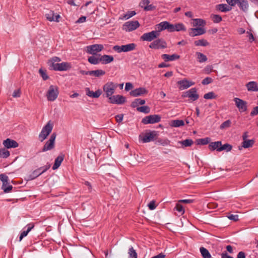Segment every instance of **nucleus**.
Returning <instances> with one entry per match:
<instances>
[{"label":"nucleus","instance_id":"1","mask_svg":"<svg viewBox=\"0 0 258 258\" xmlns=\"http://www.w3.org/2000/svg\"><path fill=\"white\" fill-rule=\"evenodd\" d=\"M117 85L114 84L112 82H108L103 85V89L104 92V97L107 98L108 99L114 93Z\"/></svg>","mask_w":258,"mask_h":258},{"label":"nucleus","instance_id":"2","mask_svg":"<svg viewBox=\"0 0 258 258\" xmlns=\"http://www.w3.org/2000/svg\"><path fill=\"white\" fill-rule=\"evenodd\" d=\"M53 129V124L49 121L47 124L42 128L39 135V139L42 142L45 140L50 134Z\"/></svg>","mask_w":258,"mask_h":258},{"label":"nucleus","instance_id":"3","mask_svg":"<svg viewBox=\"0 0 258 258\" xmlns=\"http://www.w3.org/2000/svg\"><path fill=\"white\" fill-rule=\"evenodd\" d=\"M58 94V87L55 86L50 85L46 94L47 100L49 101H54L57 98Z\"/></svg>","mask_w":258,"mask_h":258},{"label":"nucleus","instance_id":"4","mask_svg":"<svg viewBox=\"0 0 258 258\" xmlns=\"http://www.w3.org/2000/svg\"><path fill=\"white\" fill-rule=\"evenodd\" d=\"M151 48L155 49H165L167 47L166 42L162 38L153 41L149 45Z\"/></svg>","mask_w":258,"mask_h":258},{"label":"nucleus","instance_id":"5","mask_svg":"<svg viewBox=\"0 0 258 258\" xmlns=\"http://www.w3.org/2000/svg\"><path fill=\"white\" fill-rule=\"evenodd\" d=\"M56 137V135L55 133H53L51 135L49 140H48L44 145L42 149V152H46L47 151L51 150L54 148Z\"/></svg>","mask_w":258,"mask_h":258},{"label":"nucleus","instance_id":"6","mask_svg":"<svg viewBox=\"0 0 258 258\" xmlns=\"http://www.w3.org/2000/svg\"><path fill=\"white\" fill-rule=\"evenodd\" d=\"M140 26L138 21H132L125 22L122 26V29L126 32H130L137 29Z\"/></svg>","mask_w":258,"mask_h":258},{"label":"nucleus","instance_id":"7","mask_svg":"<svg viewBox=\"0 0 258 258\" xmlns=\"http://www.w3.org/2000/svg\"><path fill=\"white\" fill-rule=\"evenodd\" d=\"M103 49L104 46L102 44H95L87 46L86 47V52L89 54L95 55L102 51Z\"/></svg>","mask_w":258,"mask_h":258},{"label":"nucleus","instance_id":"8","mask_svg":"<svg viewBox=\"0 0 258 258\" xmlns=\"http://www.w3.org/2000/svg\"><path fill=\"white\" fill-rule=\"evenodd\" d=\"M50 164H48L44 166L41 167L37 169L36 170H35L29 175V179L32 180V179L36 178V177H37L38 176H39V175H40L41 174H42V173L45 172V171H46L48 169H49L50 168Z\"/></svg>","mask_w":258,"mask_h":258},{"label":"nucleus","instance_id":"9","mask_svg":"<svg viewBox=\"0 0 258 258\" xmlns=\"http://www.w3.org/2000/svg\"><path fill=\"white\" fill-rule=\"evenodd\" d=\"M51 67L49 68L50 70L58 71H67L71 68L70 63L66 62L56 64L52 63Z\"/></svg>","mask_w":258,"mask_h":258},{"label":"nucleus","instance_id":"10","mask_svg":"<svg viewBox=\"0 0 258 258\" xmlns=\"http://www.w3.org/2000/svg\"><path fill=\"white\" fill-rule=\"evenodd\" d=\"M172 24L169 23L167 21H163L155 26V29L160 34V32L163 30H167L168 32H171V28Z\"/></svg>","mask_w":258,"mask_h":258},{"label":"nucleus","instance_id":"11","mask_svg":"<svg viewBox=\"0 0 258 258\" xmlns=\"http://www.w3.org/2000/svg\"><path fill=\"white\" fill-rule=\"evenodd\" d=\"M183 97L190 98L192 101L198 100L199 95L197 93V90L196 88H192L184 93Z\"/></svg>","mask_w":258,"mask_h":258},{"label":"nucleus","instance_id":"12","mask_svg":"<svg viewBox=\"0 0 258 258\" xmlns=\"http://www.w3.org/2000/svg\"><path fill=\"white\" fill-rule=\"evenodd\" d=\"M125 102V98L122 95H113L109 98V102L112 104H122Z\"/></svg>","mask_w":258,"mask_h":258},{"label":"nucleus","instance_id":"13","mask_svg":"<svg viewBox=\"0 0 258 258\" xmlns=\"http://www.w3.org/2000/svg\"><path fill=\"white\" fill-rule=\"evenodd\" d=\"M234 101L240 112H244L247 110V103L246 101L238 98H234Z\"/></svg>","mask_w":258,"mask_h":258},{"label":"nucleus","instance_id":"14","mask_svg":"<svg viewBox=\"0 0 258 258\" xmlns=\"http://www.w3.org/2000/svg\"><path fill=\"white\" fill-rule=\"evenodd\" d=\"M161 117L158 114L146 116V124H153L160 121Z\"/></svg>","mask_w":258,"mask_h":258},{"label":"nucleus","instance_id":"15","mask_svg":"<svg viewBox=\"0 0 258 258\" xmlns=\"http://www.w3.org/2000/svg\"><path fill=\"white\" fill-rule=\"evenodd\" d=\"M46 17L48 20L50 22L55 21L58 22L59 19L60 18L59 15L55 14L54 11H49L45 14Z\"/></svg>","mask_w":258,"mask_h":258},{"label":"nucleus","instance_id":"16","mask_svg":"<svg viewBox=\"0 0 258 258\" xmlns=\"http://www.w3.org/2000/svg\"><path fill=\"white\" fill-rule=\"evenodd\" d=\"M189 35L191 37L201 35L206 33V31L203 28H190L188 30Z\"/></svg>","mask_w":258,"mask_h":258},{"label":"nucleus","instance_id":"17","mask_svg":"<svg viewBox=\"0 0 258 258\" xmlns=\"http://www.w3.org/2000/svg\"><path fill=\"white\" fill-rule=\"evenodd\" d=\"M177 84L179 85V88L180 90H184L189 88L195 84L194 82H190L186 79H183L177 82Z\"/></svg>","mask_w":258,"mask_h":258},{"label":"nucleus","instance_id":"18","mask_svg":"<svg viewBox=\"0 0 258 258\" xmlns=\"http://www.w3.org/2000/svg\"><path fill=\"white\" fill-rule=\"evenodd\" d=\"M3 145L6 148L8 149L11 148H17L19 146L18 143L16 141L10 139H7L6 140H4L3 141Z\"/></svg>","mask_w":258,"mask_h":258},{"label":"nucleus","instance_id":"19","mask_svg":"<svg viewBox=\"0 0 258 258\" xmlns=\"http://www.w3.org/2000/svg\"><path fill=\"white\" fill-rule=\"evenodd\" d=\"M86 93L89 97L97 98L101 95L102 91L100 89H98L95 92H93V91H91L89 88H87L86 89Z\"/></svg>","mask_w":258,"mask_h":258},{"label":"nucleus","instance_id":"20","mask_svg":"<svg viewBox=\"0 0 258 258\" xmlns=\"http://www.w3.org/2000/svg\"><path fill=\"white\" fill-rule=\"evenodd\" d=\"M161 57L165 61H169L178 59L180 58V56L177 54H173L172 55L163 54L161 55Z\"/></svg>","mask_w":258,"mask_h":258},{"label":"nucleus","instance_id":"21","mask_svg":"<svg viewBox=\"0 0 258 258\" xmlns=\"http://www.w3.org/2000/svg\"><path fill=\"white\" fill-rule=\"evenodd\" d=\"M237 4L240 9L242 11L246 12L248 11L249 5L247 0H238Z\"/></svg>","mask_w":258,"mask_h":258},{"label":"nucleus","instance_id":"22","mask_svg":"<svg viewBox=\"0 0 258 258\" xmlns=\"http://www.w3.org/2000/svg\"><path fill=\"white\" fill-rule=\"evenodd\" d=\"M159 36L160 33H159L156 30L149 33H146V41H151Z\"/></svg>","mask_w":258,"mask_h":258},{"label":"nucleus","instance_id":"23","mask_svg":"<svg viewBox=\"0 0 258 258\" xmlns=\"http://www.w3.org/2000/svg\"><path fill=\"white\" fill-rule=\"evenodd\" d=\"M246 87L248 91H258V86L256 82L251 81L246 84Z\"/></svg>","mask_w":258,"mask_h":258},{"label":"nucleus","instance_id":"24","mask_svg":"<svg viewBox=\"0 0 258 258\" xmlns=\"http://www.w3.org/2000/svg\"><path fill=\"white\" fill-rule=\"evenodd\" d=\"M100 60L103 64H107L113 61L114 58L112 55L105 54L100 56Z\"/></svg>","mask_w":258,"mask_h":258},{"label":"nucleus","instance_id":"25","mask_svg":"<svg viewBox=\"0 0 258 258\" xmlns=\"http://www.w3.org/2000/svg\"><path fill=\"white\" fill-rule=\"evenodd\" d=\"M64 159V155H59L55 159L54 161V164L52 166V169L53 170H55L57 169L61 165V163L63 161Z\"/></svg>","mask_w":258,"mask_h":258},{"label":"nucleus","instance_id":"26","mask_svg":"<svg viewBox=\"0 0 258 258\" xmlns=\"http://www.w3.org/2000/svg\"><path fill=\"white\" fill-rule=\"evenodd\" d=\"M221 144V141H217L214 142H211L209 145V148L211 151L216 150L219 152V148H220Z\"/></svg>","mask_w":258,"mask_h":258},{"label":"nucleus","instance_id":"27","mask_svg":"<svg viewBox=\"0 0 258 258\" xmlns=\"http://www.w3.org/2000/svg\"><path fill=\"white\" fill-rule=\"evenodd\" d=\"M145 93V88H139L134 90H132L130 92V95L134 97H137Z\"/></svg>","mask_w":258,"mask_h":258},{"label":"nucleus","instance_id":"28","mask_svg":"<svg viewBox=\"0 0 258 258\" xmlns=\"http://www.w3.org/2000/svg\"><path fill=\"white\" fill-rule=\"evenodd\" d=\"M158 133L156 131H152L146 133V143L154 141L157 136Z\"/></svg>","mask_w":258,"mask_h":258},{"label":"nucleus","instance_id":"29","mask_svg":"<svg viewBox=\"0 0 258 258\" xmlns=\"http://www.w3.org/2000/svg\"><path fill=\"white\" fill-rule=\"evenodd\" d=\"M185 28L183 24L178 23L175 25L172 24V27L171 28V32L174 31H185Z\"/></svg>","mask_w":258,"mask_h":258},{"label":"nucleus","instance_id":"30","mask_svg":"<svg viewBox=\"0 0 258 258\" xmlns=\"http://www.w3.org/2000/svg\"><path fill=\"white\" fill-rule=\"evenodd\" d=\"M216 9L222 12H227L230 11L231 8L226 4H219L216 6Z\"/></svg>","mask_w":258,"mask_h":258},{"label":"nucleus","instance_id":"31","mask_svg":"<svg viewBox=\"0 0 258 258\" xmlns=\"http://www.w3.org/2000/svg\"><path fill=\"white\" fill-rule=\"evenodd\" d=\"M27 229L25 231H23L21 233L19 237V240L21 241L24 237H25L27 235L28 233L34 227V225L33 224H29L27 225Z\"/></svg>","mask_w":258,"mask_h":258},{"label":"nucleus","instance_id":"32","mask_svg":"<svg viewBox=\"0 0 258 258\" xmlns=\"http://www.w3.org/2000/svg\"><path fill=\"white\" fill-rule=\"evenodd\" d=\"M145 103V100L140 98L136 99L133 102H132L131 106L133 108H138L141 105H143Z\"/></svg>","mask_w":258,"mask_h":258},{"label":"nucleus","instance_id":"33","mask_svg":"<svg viewBox=\"0 0 258 258\" xmlns=\"http://www.w3.org/2000/svg\"><path fill=\"white\" fill-rule=\"evenodd\" d=\"M170 124L172 127H180L184 125V122L182 120L175 119L171 121Z\"/></svg>","mask_w":258,"mask_h":258},{"label":"nucleus","instance_id":"34","mask_svg":"<svg viewBox=\"0 0 258 258\" xmlns=\"http://www.w3.org/2000/svg\"><path fill=\"white\" fill-rule=\"evenodd\" d=\"M200 251L203 258H211V254L206 248L201 247Z\"/></svg>","mask_w":258,"mask_h":258},{"label":"nucleus","instance_id":"35","mask_svg":"<svg viewBox=\"0 0 258 258\" xmlns=\"http://www.w3.org/2000/svg\"><path fill=\"white\" fill-rule=\"evenodd\" d=\"M105 74V72L102 70H97L91 71L90 76H93L96 77H99Z\"/></svg>","mask_w":258,"mask_h":258},{"label":"nucleus","instance_id":"36","mask_svg":"<svg viewBox=\"0 0 258 258\" xmlns=\"http://www.w3.org/2000/svg\"><path fill=\"white\" fill-rule=\"evenodd\" d=\"M196 55L199 62H204L207 60V56L203 53L200 52H197Z\"/></svg>","mask_w":258,"mask_h":258},{"label":"nucleus","instance_id":"37","mask_svg":"<svg viewBox=\"0 0 258 258\" xmlns=\"http://www.w3.org/2000/svg\"><path fill=\"white\" fill-rule=\"evenodd\" d=\"M194 44L196 46H207L209 45V43L205 39H202L195 41Z\"/></svg>","mask_w":258,"mask_h":258},{"label":"nucleus","instance_id":"38","mask_svg":"<svg viewBox=\"0 0 258 258\" xmlns=\"http://www.w3.org/2000/svg\"><path fill=\"white\" fill-rule=\"evenodd\" d=\"M9 181L7 182V183H3V185L2 186V189L4 190V192L8 193L10 192L13 188V186L12 185H10L9 183Z\"/></svg>","mask_w":258,"mask_h":258},{"label":"nucleus","instance_id":"39","mask_svg":"<svg viewBox=\"0 0 258 258\" xmlns=\"http://www.w3.org/2000/svg\"><path fill=\"white\" fill-rule=\"evenodd\" d=\"M232 149V146L229 144H225L224 145L221 144L220 148H219V152L225 151L226 152L230 151Z\"/></svg>","mask_w":258,"mask_h":258},{"label":"nucleus","instance_id":"40","mask_svg":"<svg viewBox=\"0 0 258 258\" xmlns=\"http://www.w3.org/2000/svg\"><path fill=\"white\" fill-rule=\"evenodd\" d=\"M254 143V141L253 140H246L243 141L242 142V147L244 148H248L251 147Z\"/></svg>","mask_w":258,"mask_h":258},{"label":"nucleus","instance_id":"41","mask_svg":"<svg viewBox=\"0 0 258 258\" xmlns=\"http://www.w3.org/2000/svg\"><path fill=\"white\" fill-rule=\"evenodd\" d=\"M123 47L124 52H128L134 50L136 47V44L135 43H130L123 45Z\"/></svg>","mask_w":258,"mask_h":258},{"label":"nucleus","instance_id":"42","mask_svg":"<svg viewBox=\"0 0 258 258\" xmlns=\"http://www.w3.org/2000/svg\"><path fill=\"white\" fill-rule=\"evenodd\" d=\"M88 60L90 63L93 64H97L100 62V58H97L94 55L89 57Z\"/></svg>","mask_w":258,"mask_h":258},{"label":"nucleus","instance_id":"43","mask_svg":"<svg viewBox=\"0 0 258 258\" xmlns=\"http://www.w3.org/2000/svg\"><path fill=\"white\" fill-rule=\"evenodd\" d=\"M10 156L9 151L5 149H0V157L3 158H6Z\"/></svg>","mask_w":258,"mask_h":258},{"label":"nucleus","instance_id":"44","mask_svg":"<svg viewBox=\"0 0 258 258\" xmlns=\"http://www.w3.org/2000/svg\"><path fill=\"white\" fill-rule=\"evenodd\" d=\"M179 143L181 144L184 147H190L193 144V141L191 139H186L185 140H183L179 142Z\"/></svg>","mask_w":258,"mask_h":258},{"label":"nucleus","instance_id":"45","mask_svg":"<svg viewBox=\"0 0 258 258\" xmlns=\"http://www.w3.org/2000/svg\"><path fill=\"white\" fill-rule=\"evenodd\" d=\"M193 26H202L205 24L204 21L201 19H194Z\"/></svg>","mask_w":258,"mask_h":258},{"label":"nucleus","instance_id":"46","mask_svg":"<svg viewBox=\"0 0 258 258\" xmlns=\"http://www.w3.org/2000/svg\"><path fill=\"white\" fill-rule=\"evenodd\" d=\"M210 139L209 138H205L203 139H200L197 140L198 145H205L208 144L210 142Z\"/></svg>","mask_w":258,"mask_h":258},{"label":"nucleus","instance_id":"47","mask_svg":"<svg viewBox=\"0 0 258 258\" xmlns=\"http://www.w3.org/2000/svg\"><path fill=\"white\" fill-rule=\"evenodd\" d=\"M217 97V95H215L213 92H210L208 93L205 94L204 95V98L206 99H215Z\"/></svg>","mask_w":258,"mask_h":258},{"label":"nucleus","instance_id":"48","mask_svg":"<svg viewBox=\"0 0 258 258\" xmlns=\"http://www.w3.org/2000/svg\"><path fill=\"white\" fill-rule=\"evenodd\" d=\"M158 206V204L156 203L155 200H152L150 202L148 205L147 207L150 210H153L156 208Z\"/></svg>","mask_w":258,"mask_h":258},{"label":"nucleus","instance_id":"49","mask_svg":"<svg viewBox=\"0 0 258 258\" xmlns=\"http://www.w3.org/2000/svg\"><path fill=\"white\" fill-rule=\"evenodd\" d=\"M128 253L130 258H137V253L133 247L129 248Z\"/></svg>","mask_w":258,"mask_h":258},{"label":"nucleus","instance_id":"50","mask_svg":"<svg viewBox=\"0 0 258 258\" xmlns=\"http://www.w3.org/2000/svg\"><path fill=\"white\" fill-rule=\"evenodd\" d=\"M156 8V6L154 4H150V1L146 0V11H153Z\"/></svg>","mask_w":258,"mask_h":258},{"label":"nucleus","instance_id":"51","mask_svg":"<svg viewBox=\"0 0 258 258\" xmlns=\"http://www.w3.org/2000/svg\"><path fill=\"white\" fill-rule=\"evenodd\" d=\"M61 61V59L59 57L57 56L53 57L50 60H49L48 62V64L49 66V68H51V65L52 64V63H53V64H56V62H59Z\"/></svg>","mask_w":258,"mask_h":258},{"label":"nucleus","instance_id":"52","mask_svg":"<svg viewBox=\"0 0 258 258\" xmlns=\"http://www.w3.org/2000/svg\"><path fill=\"white\" fill-rule=\"evenodd\" d=\"M211 18L214 23H218L222 21V17L219 15H212Z\"/></svg>","mask_w":258,"mask_h":258},{"label":"nucleus","instance_id":"53","mask_svg":"<svg viewBox=\"0 0 258 258\" xmlns=\"http://www.w3.org/2000/svg\"><path fill=\"white\" fill-rule=\"evenodd\" d=\"M39 73L44 80H46L48 79L49 77L46 74V71L45 70L40 69L39 70Z\"/></svg>","mask_w":258,"mask_h":258},{"label":"nucleus","instance_id":"54","mask_svg":"<svg viewBox=\"0 0 258 258\" xmlns=\"http://www.w3.org/2000/svg\"><path fill=\"white\" fill-rule=\"evenodd\" d=\"M180 203L178 202V203L176 204L175 209L181 214H183L184 213V210L183 206Z\"/></svg>","mask_w":258,"mask_h":258},{"label":"nucleus","instance_id":"55","mask_svg":"<svg viewBox=\"0 0 258 258\" xmlns=\"http://www.w3.org/2000/svg\"><path fill=\"white\" fill-rule=\"evenodd\" d=\"M231 122L230 120H227L223 122L221 125H220V128L221 129H224L225 128L229 127L231 125Z\"/></svg>","mask_w":258,"mask_h":258},{"label":"nucleus","instance_id":"56","mask_svg":"<svg viewBox=\"0 0 258 258\" xmlns=\"http://www.w3.org/2000/svg\"><path fill=\"white\" fill-rule=\"evenodd\" d=\"M136 14V13L134 11H128L124 16V18L126 19H128L133 16H135Z\"/></svg>","mask_w":258,"mask_h":258},{"label":"nucleus","instance_id":"57","mask_svg":"<svg viewBox=\"0 0 258 258\" xmlns=\"http://www.w3.org/2000/svg\"><path fill=\"white\" fill-rule=\"evenodd\" d=\"M213 82V79L210 77H206L202 80V84L203 85H208Z\"/></svg>","mask_w":258,"mask_h":258},{"label":"nucleus","instance_id":"58","mask_svg":"<svg viewBox=\"0 0 258 258\" xmlns=\"http://www.w3.org/2000/svg\"><path fill=\"white\" fill-rule=\"evenodd\" d=\"M113 49L117 52H124L123 45H115L113 46Z\"/></svg>","mask_w":258,"mask_h":258},{"label":"nucleus","instance_id":"59","mask_svg":"<svg viewBox=\"0 0 258 258\" xmlns=\"http://www.w3.org/2000/svg\"><path fill=\"white\" fill-rule=\"evenodd\" d=\"M0 180L3 182V183H4V184L5 183H7V182L9 181V178L8 176L2 174H0Z\"/></svg>","mask_w":258,"mask_h":258},{"label":"nucleus","instance_id":"60","mask_svg":"<svg viewBox=\"0 0 258 258\" xmlns=\"http://www.w3.org/2000/svg\"><path fill=\"white\" fill-rule=\"evenodd\" d=\"M139 143L142 144L145 143V133H142L139 135Z\"/></svg>","mask_w":258,"mask_h":258},{"label":"nucleus","instance_id":"61","mask_svg":"<svg viewBox=\"0 0 258 258\" xmlns=\"http://www.w3.org/2000/svg\"><path fill=\"white\" fill-rule=\"evenodd\" d=\"M213 70V67L212 66H207L206 67L204 70L205 73L209 74H210Z\"/></svg>","mask_w":258,"mask_h":258},{"label":"nucleus","instance_id":"62","mask_svg":"<svg viewBox=\"0 0 258 258\" xmlns=\"http://www.w3.org/2000/svg\"><path fill=\"white\" fill-rule=\"evenodd\" d=\"M228 218L230 220H233L234 221H237L238 220V216L237 215L231 214L228 216Z\"/></svg>","mask_w":258,"mask_h":258},{"label":"nucleus","instance_id":"63","mask_svg":"<svg viewBox=\"0 0 258 258\" xmlns=\"http://www.w3.org/2000/svg\"><path fill=\"white\" fill-rule=\"evenodd\" d=\"M21 95L20 89H17L14 91L13 93V97L15 98L19 97Z\"/></svg>","mask_w":258,"mask_h":258},{"label":"nucleus","instance_id":"64","mask_svg":"<svg viewBox=\"0 0 258 258\" xmlns=\"http://www.w3.org/2000/svg\"><path fill=\"white\" fill-rule=\"evenodd\" d=\"M258 114V106L253 108V110L250 112L251 116H254Z\"/></svg>","mask_w":258,"mask_h":258}]
</instances>
